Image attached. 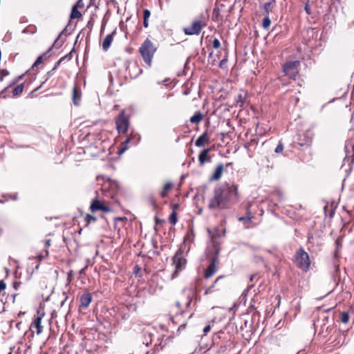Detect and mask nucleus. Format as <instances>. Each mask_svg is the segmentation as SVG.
<instances>
[{"mask_svg": "<svg viewBox=\"0 0 354 354\" xmlns=\"http://www.w3.org/2000/svg\"><path fill=\"white\" fill-rule=\"evenodd\" d=\"M227 192L221 187H217L214 190V196L209 200V209H223L227 202Z\"/></svg>", "mask_w": 354, "mask_h": 354, "instance_id": "nucleus-1", "label": "nucleus"}, {"mask_svg": "<svg viewBox=\"0 0 354 354\" xmlns=\"http://www.w3.org/2000/svg\"><path fill=\"white\" fill-rule=\"evenodd\" d=\"M207 18L203 15L193 20L191 24L183 28V32L187 35H198L202 29L207 26Z\"/></svg>", "mask_w": 354, "mask_h": 354, "instance_id": "nucleus-2", "label": "nucleus"}, {"mask_svg": "<svg viewBox=\"0 0 354 354\" xmlns=\"http://www.w3.org/2000/svg\"><path fill=\"white\" fill-rule=\"evenodd\" d=\"M140 53L146 64L151 65L152 57L156 50L153 43L147 39L140 47Z\"/></svg>", "mask_w": 354, "mask_h": 354, "instance_id": "nucleus-3", "label": "nucleus"}, {"mask_svg": "<svg viewBox=\"0 0 354 354\" xmlns=\"http://www.w3.org/2000/svg\"><path fill=\"white\" fill-rule=\"evenodd\" d=\"M295 262L296 265L306 272L309 270L310 266V261L308 254L305 252L302 248H299L295 253Z\"/></svg>", "mask_w": 354, "mask_h": 354, "instance_id": "nucleus-4", "label": "nucleus"}, {"mask_svg": "<svg viewBox=\"0 0 354 354\" xmlns=\"http://www.w3.org/2000/svg\"><path fill=\"white\" fill-rule=\"evenodd\" d=\"M187 261L185 259L183 251L178 250L176 251L173 257V266L175 268V271L172 274V279L176 277L178 273L185 269Z\"/></svg>", "mask_w": 354, "mask_h": 354, "instance_id": "nucleus-5", "label": "nucleus"}, {"mask_svg": "<svg viewBox=\"0 0 354 354\" xmlns=\"http://www.w3.org/2000/svg\"><path fill=\"white\" fill-rule=\"evenodd\" d=\"M299 65L300 62L299 61L287 62L283 66L285 75L291 79H295L299 73Z\"/></svg>", "mask_w": 354, "mask_h": 354, "instance_id": "nucleus-6", "label": "nucleus"}, {"mask_svg": "<svg viewBox=\"0 0 354 354\" xmlns=\"http://www.w3.org/2000/svg\"><path fill=\"white\" fill-rule=\"evenodd\" d=\"M117 130L120 133H124L129 125V118L125 115L124 110H122L115 120Z\"/></svg>", "mask_w": 354, "mask_h": 354, "instance_id": "nucleus-7", "label": "nucleus"}, {"mask_svg": "<svg viewBox=\"0 0 354 354\" xmlns=\"http://www.w3.org/2000/svg\"><path fill=\"white\" fill-rule=\"evenodd\" d=\"M218 264V260L217 257H214L209 266L205 269L204 277L205 278H209L214 274V273L217 270V267Z\"/></svg>", "mask_w": 354, "mask_h": 354, "instance_id": "nucleus-8", "label": "nucleus"}, {"mask_svg": "<svg viewBox=\"0 0 354 354\" xmlns=\"http://www.w3.org/2000/svg\"><path fill=\"white\" fill-rule=\"evenodd\" d=\"M345 151H346V157L344 158V161L348 159L349 160V158L351 157L354 158V139L351 138L348 140L345 145ZM352 161H353V159H352Z\"/></svg>", "mask_w": 354, "mask_h": 354, "instance_id": "nucleus-9", "label": "nucleus"}, {"mask_svg": "<svg viewBox=\"0 0 354 354\" xmlns=\"http://www.w3.org/2000/svg\"><path fill=\"white\" fill-rule=\"evenodd\" d=\"M43 317V315L38 316L36 317L34 321L32 322L30 325V330L34 332L35 330H36V333L37 335H40L42 333V326H41V319Z\"/></svg>", "mask_w": 354, "mask_h": 354, "instance_id": "nucleus-10", "label": "nucleus"}, {"mask_svg": "<svg viewBox=\"0 0 354 354\" xmlns=\"http://www.w3.org/2000/svg\"><path fill=\"white\" fill-rule=\"evenodd\" d=\"M209 149H203L198 156V160L201 166H203L206 162H210L211 158L209 156Z\"/></svg>", "mask_w": 354, "mask_h": 354, "instance_id": "nucleus-11", "label": "nucleus"}, {"mask_svg": "<svg viewBox=\"0 0 354 354\" xmlns=\"http://www.w3.org/2000/svg\"><path fill=\"white\" fill-rule=\"evenodd\" d=\"M91 301H92V296H91V293H89V292L84 293L80 297V305L82 307H84L85 308H86L89 306Z\"/></svg>", "mask_w": 354, "mask_h": 354, "instance_id": "nucleus-12", "label": "nucleus"}, {"mask_svg": "<svg viewBox=\"0 0 354 354\" xmlns=\"http://www.w3.org/2000/svg\"><path fill=\"white\" fill-rule=\"evenodd\" d=\"M223 171V165L222 164H220L216 167L213 174L210 177V180L213 181V180H219L221 178Z\"/></svg>", "mask_w": 354, "mask_h": 354, "instance_id": "nucleus-13", "label": "nucleus"}, {"mask_svg": "<svg viewBox=\"0 0 354 354\" xmlns=\"http://www.w3.org/2000/svg\"><path fill=\"white\" fill-rule=\"evenodd\" d=\"M209 143V137L207 132H204L196 140L195 145L198 147H203L205 144Z\"/></svg>", "mask_w": 354, "mask_h": 354, "instance_id": "nucleus-14", "label": "nucleus"}, {"mask_svg": "<svg viewBox=\"0 0 354 354\" xmlns=\"http://www.w3.org/2000/svg\"><path fill=\"white\" fill-rule=\"evenodd\" d=\"M114 34H115V31H113L111 34L107 35L105 37V38L104 39L103 42H102V48L104 50L106 51L109 48V47L113 40V35Z\"/></svg>", "mask_w": 354, "mask_h": 354, "instance_id": "nucleus-15", "label": "nucleus"}, {"mask_svg": "<svg viewBox=\"0 0 354 354\" xmlns=\"http://www.w3.org/2000/svg\"><path fill=\"white\" fill-rule=\"evenodd\" d=\"M81 99V93L75 86L73 89V101L74 104L78 105Z\"/></svg>", "mask_w": 354, "mask_h": 354, "instance_id": "nucleus-16", "label": "nucleus"}, {"mask_svg": "<svg viewBox=\"0 0 354 354\" xmlns=\"http://www.w3.org/2000/svg\"><path fill=\"white\" fill-rule=\"evenodd\" d=\"M203 118V114L200 111H198L195 113L193 116L191 117L190 122L192 124H198L202 121Z\"/></svg>", "mask_w": 354, "mask_h": 354, "instance_id": "nucleus-17", "label": "nucleus"}, {"mask_svg": "<svg viewBox=\"0 0 354 354\" xmlns=\"http://www.w3.org/2000/svg\"><path fill=\"white\" fill-rule=\"evenodd\" d=\"M172 186V183L170 182L165 183L162 189L160 192V196L162 198L165 197L168 192L171 189Z\"/></svg>", "mask_w": 354, "mask_h": 354, "instance_id": "nucleus-18", "label": "nucleus"}, {"mask_svg": "<svg viewBox=\"0 0 354 354\" xmlns=\"http://www.w3.org/2000/svg\"><path fill=\"white\" fill-rule=\"evenodd\" d=\"M102 203L101 201H100L97 199L93 200L91 204V211L92 212H95L97 210L100 209V207L102 206Z\"/></svg>", "mask_w": 354, "mask_h": 354, "instance_id": "nucleus-19", "label": "nucleus"}, {"mask_svg": "<svg viewBox=\"0 0 354 354\" xmlns=\"http://www.w3.org/2000/svg\"><path fill=\"white\" fill-rule=\"evenodd\" d=\"M129 138H131L132 145H137L141 139L140 135L138 133H132Z\"/></svg>", "mask_w": 354, "mask_h": 354, "instance_id": "nucleus-20", "label": "nucleus"}, {"mask_svg": "<svg viewBox=\"0 0 354 354\" xmlns=\"http://www.w3.org/2000/svg\"><path fill=\"white\" fill-rule=\"evenodd\" d=\"M227 192V195L229 194H234L235 197H239V192H238V187L236 185H232L231 186H229L227 189H225Z\"/></svg>", "mask_w": 354, "mask_h": 354, "instance_id": "nucleus-21", "label": "nucleus"}, {"mask_svg": "<svg viewBox=\"0 0 354 354\" xmlns=\"http://www.w3.org/2000/svg\"><path fill=\"white\" fill-rule=\"evenodd\" d=\"M245 96H246L245 93H243V94L239 93L237 95V97L236 100V105L239 106L240 107H242L245 103Z\"/></svg>", "mask_w": 354, "mask_h": 354, "instance_id": "nucleus-22", "label": "nucleus"}, {"mask_svg": "<svg viewBox=\"0 0 354 354\" xmlns=\"http://www.w3.org/2000/svg\"><path fill=\"white\" fill-rule=\"evenodd\" d=\"M129 144H131L132 145L131 138H130L129 136L127 138L125 141L123 142L124 147L120 149L119 153H124L129 148Z\"/></svg>", "mask_w": 354, "mask_h": 354, "instance_id": "nucleus-23", "label": "nucleus"}, {"mask_svg": "<svg viewBox=\"0 0 354 354\" xmlns=\"http://www.w3.org/2000/svg\"><path fill=\"white\" fill-rule=\"evenodd\" d=\"M330 330V326H326L325 323H324L322 326L321 329L318 333L319 336L326 337L328 334V330Z\"/></svg>", "mask_w": 354, "mask_h": 354, "instance_id": "nucleus-24", "label": "nucleus"}, {"mask_svg": "<svg viewBox=\"0 0 354 354\" xmlns=\"http://www.w3.org/2000/svg\"><path fill=\"white\" fill-rule=\"evenodd\" d=\"M81 17H82L81 12L79 10H77L76 6H74L71 10V19H77V18H80Z\"/></svg>", "mask_w": 354, "mask_h": 354, "instance_id": "nucleus-25", "label": "nucleus"}, {"mask_svg": "<svg viewBox=\"0 0 354 354\" xmlns=\"http://www.w3.org/2000/svg\"><path fill=\"white\" fill-rule=\"evenodd\" d=\"M23 90H24V84H21L18 85L17 86H16L13 89L12 94L15 96L19 95L23 92Z\"/></svg>", "mask_w": 354, "mask_h": 354, "instance_id": "nucleus-26", "label": "nucleus"}, {"mask_svg": "<svg viewBox=\"0 0 354 354\" xmlns=\"http://www.w3.org/2000/svg\"><path fill=\"white\" fill-rule=\"evenodd\" d=\"M270 24H271V21L268 17H266L263 18V21H262V26L264 28H268V27H270Z\"/></svg>", "mask_w": 354, "mask_h": 354, "instance_id": "nucleus-27", "label": "nucleus"}, {"mask_svg": "<svg viewBox=\"0 0 354 354\" xmlns=\"http://www.w3.org/2000/svg\"><path fill=\"white\" fill-rule=\"evenodd\" d=\"M169 221L173 225H175L177 222V214L174 211L169 216Z\"/></svg>", "mask_w": 354, "mask_h": 354, "instance_id": "nucleus-28", "label": "nucleus"}, {"mask_svg": "<svg viewBox=\"0 0 354 354\" xmlns=\"http://www.w3.org/2000/svg\"><path fill=\"white\" fill-rule=\"evenodd\" d=\"M349 320V315L347 313L343 312L341 314V321L342 323L346 324Z\"/></svg>", "mask_w": 354, "mask_h": 354, "instance_id": "nucleus-29", "label": "nucleus"}, {"mask_svg": "<svg viewBox=\"0 0 354 354\" xmlns=\"http://www.w3.org/2000/svg\"><path fill=\"white\" fill-rule=\"evenodd\" d=\"M85 221L86 222V224H89L90 223L95 222L96 221V218L95 216L86 214L85 216Z\"/></svg>", "mask_w": 354, "mask_h": 354, "instance_id": "nucleus-30", "label": "nucleus"}, {"mask_svg": "<svg viewBox=\"0 0 354 354\" xmlns=\"http://www.w3.org/2000/svg\"><path fill=\"white\" fill-rule=\"evenodd\" d=\"M192 301V295L191 293L187 294V301L185 302L186 308H189Z\"/></svg>", "mask_w": 354, "mask_h": 354, "instance_id": "nucleus-31", "label": "nucleus"}, {"mask_svg": "<svg viewBox=\"0 0 354 354\" xmlns=\"http://www.w3.org/2000/svg\"><path fill=\"white\" fill-rule=\"evenodd\" d=\"M42 58H43V55H40L39 56L36 61L35 62V63L33 64L32 65V68L34 67H36L37 66H39L41 62H42Z\"/></svg>", "mask_w": 354, "mask_h": 354, "instance_id": "nucleus-32", "label": "nucleus"}, {"mask_svg": "<svg viewBox=\"0 0 354 354\" xmlns=\"http://www.w3.org/2000/svg\"><path fill=\"white\" fill-rule=\"evenodd\" d=\"M9 74V72L6 70H0V81L3 80V78L6 76H7Z\"/></svg>", "mask_w": 354, "mask_h": 354, "instance_id": "nucleus-33", "label": "nucleus"}, {"mask_svg": "<svg viewBox=\"0 0 354 354\" xmlns=\"http://www.w3.org/2000/svg\"><path fill=\"white\" fill-rule=\"evenodd\" d=\"M212 44H213V47L216 49L218 48L221 46L220 41L216 38H215L213 40Z\"/></svg>", "mask_w": 354, "mask_h": 354, "instance_id": "nucleus-34", "label": "nucleus"}, {"mask_svg": "<svg viewBox=\"0 0 354 354\" xmlns=\"http://www.w3.org/2000/svg\"><path fill=\"white\" fill-rule=\"evenodd\" d=\"M220 278H221V277H218V278L215 280V281H214V284H213L212 286L209 287V288L206 290V291H205V294L210 293V292H212L213 291V288H214V284H215V283H216L219 280V279H220Z\"/></svg>", "mask_w": 354, "mask_h": 354, "instance_id": "nucleus-35", "label": "nucleus"}, {"mask_svg": "<svg viewBox=\"0 0 354 354\" xmlns=\"http://www.w3.org/2000/svg\"><path fill=\"white\" fill-rule=\"evenodd\" d=\"M310 142H311V138H307L306 140L304 142L299 141V144L301 146H304V145H309L310 144Z\"/></svg>", "mask_w": 354, "mask_h": 354, "instance_id": "nucleus-36", "label": "nucleus"}, {"mask_svg": "<svg viewBox=\"0 0 354 354\" xmlns=\"http://www.w3.org/2000/svg\"><path fill=\"white\" fill-rule=\"evenodd\" d=\"M143 14H144L143 17L146 20V19H148L149 18L151 12H150V11L149 10L146 9V10H144Z\"/></svg>", "mask_w": 354, "mask_h": 354, "instance_id": "nucleus-37", "label": "nucleus"}, {"mask_svg": "<svg viewBox=\"0 0 354 354\" xmlns=\"http://www.w3.org/2000/svg\"><path fill=\"white\" fill-rule=\"evenodd\" d=\"M283 145H282V144H281V143H279V144L277 146V147H276V149H275V150H274V151H275V152H276V153H280V152H281V151H283Z\"/></svg>", "mask_w": 354, "mask_h": 354, "instance_id": "nucleus-38", "label": "nucleus"}, {"mask_svg": "<svg viewBox=\"0 0 354 354\" xmlns=\"http://www.w3.org/2000/svg\"><path fill=\"white\" fill-rule=\"evenodd\" d=\"M100 210H102L104 212H109L111 211V209L108 206H106L104 204H102V206L100 207Z\"/></svg>", "mask_w": 354, "mask_h": 354, "instance_id": "nucleus-39", "label": "nucleus"}, {"mask_svg": "<svg viewBox=\"0 0 354 354\" xmlns=\"http://www.w3.org/2000/svg\"><path fill=\"white\" fill-rule=\"evenodd\" d=\"M6 288V283L3 281V280H1L0 281V292L2 291V290H4Z\"/></svg>", "mask_w": 354, "mask_h": 354, "instance_id": "nucleus-40", "label": "nucleus"}, {"mask_svg": "<svg viewBox=\"0 0 354 354\" xmlns=\"http://www.w3.org/2000/svg\"><path fill=\"white\" fill-rule=\"evenodd\" d=\"M304 9H305V11L306 12V13L308 15H310L311 13L310 9V6H309V1H308L306 3Z\"/></svg>", "mask_w": 354, "mask_h": 354, "instance_id": "nucleus-41", "label": "nucleus"}, {"mask_svg": "<svg viewBox=\"0 0 354 354\" xmlns=\"http://www.w3.org/2000/svg\"><path fill=\"white\" fill-rule=\"evenodd\" d=\"M48 255V251L47 250H45V255L39 254L37 258L39 259V261H41L45 257Z\"/></svg>", "mask_w": 354, "mask_h": 354, "instance_id": "nucleus-42", "label": "nucleus"}, {"mask_svg": "<svg viewBox=\"0 0 354 354\" xmlns=\"http://www.w3.org/2000/svg\"><path fill=\"white\" fill-rule=\"evenodd\" d=\"M250 219H251V217H250V216H246V217L242 216V217L239 218V221H250Z\"/></svg>", "mask_w": 354, "mask_h": 354, "instance_id": "nucleus-43", "label": "nucleus"}, {"mask_svg": "<svg viewBox=\"0 0 354 354\" xmlns=\"http://www.w3.org/2000/svg\"><path fill=\"white\" fill-rule=\"evenodd\" d=\"M21 286V282H18V281H16L13 283V288L15 289V290H18L19 288Z\"/></svg>", "mask_w": 354, "mask_h": 354, "instance_id": "nucleus-44", "label": "nucleus"}, {"mask_svg": "<svg viewBox=\"0 0 354 354\" xmlns=\"http://www.w3.org/2000/svg\"><path fill=\"white\" fill-rule=\"evenodd\" d=\"M211 329V327L209 325H207L204 328H203V333L205 335H206Z\"/></svg>", "mask_w": 354, "mask_h": 354, "instance_id": "nucleus-45", "label": "nucleus"}, {"mask_svg": "<svg viewBox=\"0 0 354 354\" xmlns=\"http://www.w3.org/2000/svg\"><path fill=\"white\" fill-rule=\"evenodd\" d=\"M143 25L145 28H147L148 27V19H144V21H143Z\"/></svg>", "mask_w": 354, "mask_h": 354, "instance_id": "nucleus-46", "label": "nucleus"}, {"mask_svg": "<svg viewBox=\"0 0 354 354\" xmlns=\"http://www.w3.org/2000/svg\"><path fill=\"white\" fill-rule=\"evenodd\" d=\"M82 5H83V3H82V0H78V1L77 2V4L75 5L76 7L77 6H81Z\"/></svg>", "mask_w": 354, "mask_h": 354, "instance_id": "nucleus-47", "label": "nucleus"}, {"mask_svg": "<svg viewBox=\"0 0 354 354\" xmlns=\"http://www.w3.org/2000/svg\"><path fill=\"white\" fill-rule=\"evenodd\" d=\"M45 245H46V247H49L50 245V240H46V243H45Z\"/></svg>", "mask_w": 354, "mask_h": 354, "instance_id": "nucleus-48", "label": "nucleus"}, {"mask_svg": "<svg viewBox=\"0 0 354 354\" xmlns=\"http://www.w3.org/2000/svg\"><path fill=\"white\" fill-rule=\"evenodd\" d=\"M176 305L177 307H180L181 306V304L180 301H176Z\"/></svg>", "mask_w": 354, "mask_h": 354, "instance_id": "nucleus-49", "label": "nucleus"}, {"mask_svg": "<svg viewBox=\"0 0 354 354\" xmlns=\"http://www.w3.org/2000/svg\"><path fill=\"white\" fill-rule=\"evenodd\" d=\"M122 218H115V221H121Z\"/></svg>", "mask_w": 354, "mask_h": 354, "instance_id": "nucleus-50", "label": "nucleus"}, {"mask_svg": "<svg viewBox=\"0 0 354 354\" xmlns=\"http://www.w3.org/2000/svg\"><path fill=\"white\" fill-rule=\"evenodd\" d=\"M218 253V248H216V254L217 255Z\"/></svg>", "mask_w": 354, "mask_h": 354, "instance_id": "nucleus-51", "label": "nucleus"}, {"mask_svg": "<svg viewBox=\"0 0 354 354\" xmlns=\"http://www.w3.org/2000/svg\"><path fill=\"white\" fill-rule=\"evenodd\" d=\"M57 43H58V40L57 39V40L55 41L54 45H56Z\"/></svg>", "mask_w": 354, "mask_h": 354, "instance_id": "nucleus-52", "label": "nucleus"}, {"mask_svg": "<svg viewBox=\"0 0 354 354\" xmlns=\"http://www.w3.org/2000/svg\"><path fill=\"white\" fill-rule=\"evenodd\" d=\"M9 86H6V87L5 88V89H4V90L8 89Z\"/></svg>", "mask_w": 354, "mask_h": 354, "instance_id": "nucleus-53", "label": "nucleus"}]
</instances>
